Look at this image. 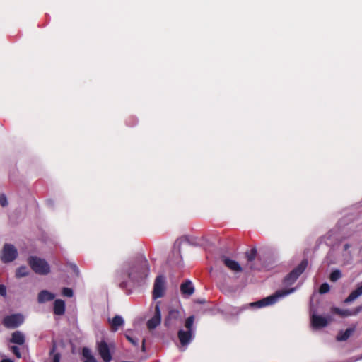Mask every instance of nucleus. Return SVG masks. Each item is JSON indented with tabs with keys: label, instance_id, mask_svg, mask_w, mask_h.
Instances as JSON below:
<instances>
[{
	"label": "nucleus",
	"instance_id": "obj_28",
	"mask_svg": "<svg viewBox=\"0 0 362 362\" xmlns=\"http://www.w3.org/2000/svg\"><path fill=\"white\" fill-rule=\"evenodd\" d=\"M125 337L127 338V339L135 347L138 348L139 347V339L138 338H135V337H133L130 335H129L128 334H125Z\"/></svg>",
	"mask_w": 362,
	"mask_h": 362
},
{
	"label": "nucleus",
	"instance_id": "obj_15",
	"mask_svg": "<svg viewBox=\"0 0 362 362\" xmlns=\"http://www.w3.org/2000/svg\"><path fill=\"white\" fill-rule=\"evenodd\" d=\"M108 322L111 325V331L113 332H117L119 327H122L124 324V320L121 315H115L112 319H108Z\"/></svg>",
	"mask_w": 362,
	"mask_h": 362
},
{
	"label": "nucleus",
	"instance_id": "obj_30",
	"mask_svg": "<svg viewBox=\"0 0 362 362\" xmlns=\"http://www.w3.org/2000/svg\"><path fill=\"white\" fill-rule=\"evenodd\" d=\"M73 291L71 288H64L62 289V295L66 297L71 298L73 296Z\"/></svg>",
	"mask_w": 362,
	"mask_h": 362
},
{
	"label": "nucleus",
	"instance_id": "obj_11",
	"mask_svg": "<svg viewBox=\"0 0 362 362\" xmlns=\"http://www.w3.org/2000/svg\"><path fill=\"white\" fill-rule=\"evenodd\" d=\"M98 350L104 362H110L112 360L110 348L105 341H101L98 344Z\"/></svg>",
	"mask_w": 362,
	"mask_h": 362
},
{
	"label": "nucleus",
	"instance_id": "obj_16",
	"mask_svg": "<svg viewBox=\"0 0 362 362\" xmlns=\"http://www.w3.org/2000/svg\"><path fill=\"white\" fill-rule=\"evenodd\" d=\"M170 266H180L182 264V256L179 250L173 251L168 259Z\"/></svg>",
	"mask_w": 362,
	"mask_h": 362
},
{
	"label": "nucleus",
	"instance_id": "obj_20",
	"mask_svg": "<svg viewBox=\"0 0 362 362\" xmlns=\"http://www.w3.org/2000/svg\"><path fill=\"white\" fill-rule=\"evenodd\" d=\"M355 328L354 327H349L347 328L345 331H340L336 339L338 341H344L347 340L354 332Z\"/></svg>",
	"mask_w": 362,
	"mask_h": 362
},
{
	"label": "nucleus",
	"instance_id": "obj_32",
	"mask_svg": "<svg viewBox=\"0 0 362 362\" xmlns=\"http://www.w3.org/2000/svg\"><path fill=\"white\" fill-rule=\"evenodd\" d=\"M82 353H83V356L86 358V359L87 358V357L93 356L90 354V351L89 349H88V348H86V347L83 348L82 350Z\"/></svg>",
	"mask_w": 362,
	"mask_h": 362
},
{
	"label": "nucleus",
	"instance_id": "obj_7",
	"mask_svg": "<svg viewBox=\"0 0 362 362\" xmlns=\"http://www.w3.org/2000/svg\"><path fill=\"white\" fill-rule=\"evenodd\" d=\"M182 313L177 310L171 308L168 311V315L165 320V325L170 327L182 322Z\"/></svg>",
	"mask_w": 362,
	"mask_h": 362
},
{
	"label": "nucleus",
	"instance_id": "obj_39",
	"mask_svg": "<svg viewBox=\"0 0 362 362\" xmlns=\"http://www.w3.org/2000/svg\"><path fill=\"white\" fill-rule=\"evenodd\" d=\"M47 204L50 206H52L54 205V202L51 199L47 200Z\"/></svg>",
	"mask_w": 362,
	"mask_h": 362
},
{
	"label": "nucleus",
	"instance_id": "obj_18",
	"mask_svg": "<svg viewBox=\"0 0 362 362\" xmlns=\"http://www.w3.org/2000/svg\"><path fill=\"white\" fill-rule=\"evenodd\" d=\"M54 298L55 295L54 293L47 290H42L39 293L37 300L40 303H44L52 300Z\"/></svg>",
	"mask_w": 362,
	"mask_h": 362
},
{
	"label": "nucleus",
	"instance_id": "obj_23",
	"mask_svg": "<svg viewBox=\"0 0 362 362\" xmlns=\"http://www.w3.org/2000/svg\"><path fill=\"white\" fill-rule=\"evenodd\" d=\"M256 255H257V250L255 248H253L250 251L246 252V258L248 262L247 266L249 267V268L250 269H254L252 265L250 264V262H252L255 259Z\"/></svg>",
	"mask_w": 362,
	"mask_h": 362
},
{
	"label": "nucleus",
	"instance_id": "obj_12",
	"mask_svg": "<svg viewBox=\"0 0 362 362\" xmlns=\"http://www.w3.org/2000/svg\"><path fill=\"white\" fill-rule=\"evenodd\" d=\"M329 318L322 315L313 314L311 315V325L314 329H320L327 325Z\"/></svg>",
	"mask_w": 362,
	"mask_h": 362
},
{
	"label": "nucleus",
	"instance_id": "obj_35",
	"mask_svg": "<svg viewBox=\"0 0 362 362\" xmlns=\"http://www.w3.org/2000/svg\"><path fill=\"white\" fill-rule=\"evenodd\" d=\"M16 276L18 278L23 277V267H20L16 271Z\"/></svg>",
	"mask_w": 362,
	"mask_h": 362
},
{
	"label": "nucleus",
	"instance_id": "obj_2",
	"mask_svg": "<svg viewBox=\"0 0 362 362\" xmlns=\"http://www.w3.org/2000/svg\"><path fill=\"white\" fill-rule=\"evenodd\" d=\"M194 316L188 317L185 322V327L178 330L177 337L180 344L179 347L181 351H185L195 337V328L194 327Z\"/></svg>",
	"mask_w": 362,
	"mask_h": 362
},
{
	"label": "nucleus",
	"instance_id": "obj_10",
	"mask_svg": "<svg viewBox=\"0 0 362 362\" xmlns=\"http://www.w3.org/2000/svg\"><path fill=\"white\" fill-rule=\"evenodd\" d=\"M23 322V315L13 314L6 316L4 318L3 323L7 328H16Z\"/></svg>",
	"mask_w": 362,
	"mask_h": 362
},
{
	"label": "nucleus",
	"instance_id": "obj_8",
	"mask_svg": "<svg viewBox=\"0 0 362 362\" xmlns=\"http://www.w3.org/2000/svg\"><path fill=\"white\" fill-rule=\"evenodd\" d=\"M161 322V312L160 309V302H157L155 305L154 313L146 322L147 328L149 330L155 329Z\"/></svg>",
	"mask_w": 362,
	"mask_h": 362
},
{
	"label": "nucleus",
	"instance_id": "obj_21",
	"mask_svg": "<svg viewBox=\"0 0 362 362\" xmlns=\"http://www.w3.org/2000/svg\"><path fill=\"white\" fill-rule=\"evenodd\" d=\"M8 344H18L23 345V333L20 331H16L12 334L11 339L8 341Z\"/></svg>",
	"mask_w": 362,
	"mask_h": 362
},
{
	"label": "nucleus",
	"instance_id": "obj_5",
	"mask_svg": "<svg viewBox=\"0 0 362 362\" xmlns=\"http://www.w3.org/2000/svg\"><path fill=\"white\" fill-rule=\"evenodd\" d=\"M307 266L308 260H302L301 262L284 278V284L289 286L294 284L298 278L304 272Z\"/></svg>",
	"mask_w": 362,
	"mask_h": 362
},
{
	"label": "nucleus",
	"instance_id": "obj_33",
	"mask_svg": "<svg viewBox=\"0 0 362 362\" xmlns=\"http://www.w3.org/2000/svg\"><path fill=\"white\" fill-rule=\"evenodd\" d=\"M0 295L4 297L6 295V288L4 284L0 285Z\"/></svg>",
	"mask_w": 362,
	"mask_h": 362
},
{
	"label": "nucleus",
	"instance_id": "obj_9",
	"mask_svg": "<svg viewBox=\"0 0 362 362\" xmlns=\"http://www.w3.org/2000/svg\"><path fill=\"white\" fill-rule=\"evenodd\" d=\"M165 291V280L163 276H158L156 277L153 290V298L157 299L161 298Z\"/></svg>",
	"mask_w": 362,
	"mask_h": 362
},
{
	"label": "nucleus",
	"instance_id": "obj_27",
	"mask_svg": "<svg viewBox=\"0 0 362 362\" xmlns=\"http://www.w3.org/2000/svg\"><path fill=\"white\" fill-rule=\"evenodd\" d=\"M330 290V286L329 285V284L327 283H323L320 285V288H319V293L320 294H325L327 293H328Z\"/></svg>",
	"mask_w": 362,
	"mask_h": 362
},
{
	"label": "nucleus",
	"instance_id": "obj_41",
	"mask_svg": "<svg viewBox=\"0 0 362 362\" xmlns=\"http://www.w3.org/2000/svg\"><path fill=\"white\" fill-rule=\"evenodd\" d=\"M362 310V307L358 308V312L361 311Z\"/></svg>",
	"mask_w": 362,
	"mask_h": 362
},
{
	"label": "nucleus",
	"instance_id": "obj_4",
	"mask_svg": "<svg viewBox=\"0 0 362 362\" xmlns=\"http://www.w3.org/2000/svg\"><path fill=\"white\" fill-rule=\"evenodd\" d=\"M28 262L32 270L40 275H47L50 272V266L45 259L36 256H30Z\"/></svg>",
	"mask_w": 362,
	"mask_h": 362
},
{
	"label": "nucleus",
	"instance_id": "obj_40",
	"mask_svg": "<svg viewBox=\"0 0 362 362\" xmlns=\"http://www.w3.org/2000/svg\"><path fill=\"white\" fill-rule=\"evenodd\" d=\"M360 358H362V356H361L360 358H356V359H355V360H354V361H351L350 362H354V361H357V360H358V359H360Z\"/></svg>",
	"mask_w": 362,
	"mask_h": 362
},
{
	"label": "nucleus",
	"instance_id": "obj_14",
	"mask_svg": "<svg viewBox=\"0 0 362 362\" xmlns=\"http://www.w3.org/2000/svg\"><path fill=\"white\" fill-rule=\"evenodd\" d=\"M221 259L223 262L224 264L231 271L234 272H242V267L237 261L230 259V258L224 255L221 257Z\"/></svg>",
	"mask_w": 362,
	"mask_h": 362
},
{
	"label": "nucleus",
	"instance_id": "obj_1",
	"mask_svg": "<svg viewBox=\"0 0 362 362\" xmlns=\"http://www.w3.org/2000/svg\"><path fill=\"white\" fill-rule=\"evenodd\" d=\"M149 269L144 258H138L125 262L117 271L119 287L130 291L134 286L147 277Z\"/></svg>",
	"mask_w": 362,
	"mask_h": 362
},
{
	"label": "nucleus",
	"instance_id": "obj_22",
	"mask_svg": "<svg viewBox=\"0 0 362 362\" xmlns=\"http://www.w3.org/2000/svg\"><path fill=\"white\" fill-rule=\"evenodd\" d=\"M23 345H18V344H8L7 343L8 349L18 358L21 357V346Z\"/></svg>",
	"mask_w": 362,
	"mask_h": 362
},
{
	"label": "nucleus",
	"instance_id": "obj_38",
	"mask_svg": "<svg viewBox=\"0 0 362 362\" xmlns=\"http://www.w3.org/2000/svg\"><path fill=\"white\" fill-rule=\"evenodd\" d=\"M145 342H146V339H144L143 341H142V346H141V350L142 351L145 352L146 351V346H145Z\"/></svg>",
	"mask_w": 362,
	"mask_h": 362
},
{
	"label": "nucleus",
	"instance_id": "obj_29",
	"mask_svg": "<svg viewBox=\"0 0 362 362\" xmlns=\"http://www.w3.org/2000/svg\"><path fill=\"white\" fill-rule=\"evenodd\" d=\"M0 205L2 207H6L8 205V202L5 194H0Z\"/></svg>",
	"mask_w": 362,
	"mask_h": 362
},
{
	"label": "nucleus",
	"instance_id": "obj_37",
	"mask_svg": "<svg viewBox=\"0 0 362 362\" xmlns=\"http://www.w3.org/2000/svg\"><path fill=\"white\" fill-rule=\"evenodd\" d=\"M1 362H13V361L8 358H4L1 360Z\"/></svg>",
	"mask_w": 362,
	"mask_h": 362
},
{
	"label": "nucleus",
	"instance_id": "obj_17",
	"mask_svg": "<svg viewBox=\"0 0 362 362\" xmlns=\"http://www.w3.org/2000/svg\"><path fill=\"white\" fill-rule=\"evenodd\" d=\"M362 295V282L357 285V288L352 291L345 299L344 303H350Z\"/></svg>",
	"mask_w": 362,
	"mask_h": 362
},
{
	"label": "nucleus",
	"instance_id": "obj_26",
	"mask_svg": "<svg viewBox=\"0 0 362 362\" xmlns=\"http://www.w3.org/2000/svg\"><path fill=\"white\" fill-rule=\"evenodd\" d=\"M332 311L342 317H347L351 315V313L349 310H342L339 308H334Z\"/></svg>",
	"mask_w": 362,
	"mask_h": 362
},
{
	"label": "nucleus",
	"instance_id": "obj_24",
	"mask_svg": "<svg viewBox=\"0 0 362 362\" xmlns=\"http://www.w3.org/2000/svg\"><path fill=\"white\" fill-rule=\"evenodd\" d=\"M56 344L54 343L49 351V355L52 358V362H60L61 354L55 351Z\"/></svg>",
	"mask_w": 362,
	"mask_h": 362
},
{
	"label": "nucleus",
	"instance_id": "obj_34",
	"mask_svg": "<svg viewBox=\"0 0 362 362\" xmlns=\"http://www.w3.org/2000/svg\"><path fill=\"white\" fill-rule=\"evenodd\" d=\"M70 267L76 275L78 276L80 272L78 267L75 264H71Z\"/></svg>",
	"mask_w": 362,
	"mask_h": 362
},
{
	"label": "nucleus",
	"instance_id": "obj_13",
	"mask_svg": "<svg viewBox=\"0 0 362 362\" xmlns=\"http://www.w3.org/2000/svg\"><path fill=\"white\" fill-rule=\"evenodd\" d=\"M194 286L190 280H185L180 285V292L184 298H189L194 293Z\"/></svg>",
	"mask_w": 362,
	"mask_h": 362
},
{
	"label": "nucleus",
	"instance_id": "obj_36",
	"mask_svg": "<svg viewBox=\"0 0 362 362\" xmlns=\"http://www.w3.org/2000/svg\"><path fill=\"white\" fill-rule=\"evenodd\" d=\"M83 362H97V361L93 356H89Z\"/></svg>",
	"mask_w": 362,
	"mask_h": 362
},
{
	"label": "nucleus",
	"instance_id": "obj_25",
	"mask_svg": "<svg viewBox=\"0 0 362 362\" xmlns=\"http://www.w3.org/2000/svg\"><path fill=\"white\" fill-rule=\"evenodd\" d=\"M342 276L341 272L339 269H334L333 270L330 275H329V279L332 282H335L338 281L341 277Z\"/></svg>",
	"mask_w": 362,
	"mask_h": 362
},
{
	"label": "nucleus",
	"instance_id": "obj_6",
	"mask_svg": "<svg viewBox=\"0 0 362 362\" xmlns=\"http://www.w3.org/2000/svg\"><path fill=\"white\" fill-rule=\"evenodd\" d=\"M18 257V250L16 247L10 243L4 245L1 251L0 259L4 263H9L14 261Z\"/></svg>",
	"mask_w": 362,
	"mask_h": 362
},
{
	"label": "nucleus",
	"instance_id": "obj_31",
	"mask_svg": "<svg viewBox=\"0 0 362 362\" xmlns=\"http://www.w3.org/2000/svg\"><path fill=\"white\" fill-rule=\"evenodd\" d=\"M351 245L348 243H346L344 245V251L345 252V253L343 255L344 256H346L347 257H351V254L349 252H347L348 250L350 248Z\"/></svg>",
	"mask_w": 362,
	"mask_h": 362
},
{
	"label": "nucleus",
	"instance_id": "obj_19",
	"mask_svg": "<svg viewBox=\"0 0 362 362\" xmlns=\"http://www.w3.org/2000/svg\"><path fill=\"white\" fill-rule=\"evenodd\" d=\"M54 313L57 315H62L65 313V302L61 299H57L54 303Z\"/></svg>",
	"mask_w": 362,
	"mask_h": 362
},
{
	"label": "nucleus",
	"instance_id": "obj_3",
	"mask_svg": "<svg viewBox=\"0 0 362 362\" xmlns=\"http://www.w3.org/2000/svg\"><path fill=\"white\" fill-rule=\"evenodd\" d=\"M295 291V288L278 290L272 295L264 298L258 301L250 303L248 305H244L241 310H245L247 308H261L263 307L272 305L278 302L281 298L287 296L288 295L293 293Z\"/></svg>",
	"mask_w": 362,
	"mask_h": 362
}]
</instances>
